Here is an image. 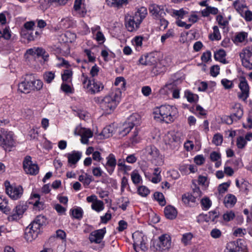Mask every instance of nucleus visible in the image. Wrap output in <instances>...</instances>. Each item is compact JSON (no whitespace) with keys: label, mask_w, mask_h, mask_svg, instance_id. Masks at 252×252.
<instances>
[{"label":"nucleus","mask_w":252,"mask_h":252,"mask_svg":"<svg viewBox=\"0 0 252 252\" xmlns=\"http://www.w3.org/2000/svg\"><path fill=\"white\" fill-rule=\"evenodd\" d=\"M174 36V32L173 29L168 30L166 33L163 34L161 36V42L164 43L168 38L173 37Z\"/></svg>","instance_id":"603ef678"},{"label":"nucleus","mask_w":252,"mask_h":252,"mask_svg":"<svg viewBox=\"0 0 252 252\" xmlns=\"http://www.w3.org/2000/svg\"><path fill=\"white\" fill-rule=\"evenodd\" d=\"M147 15V10L145 7L138 8L134 15L126 14L125 16V26L130 32L137 31L144 19Z\"/></svg>","instance_id":"7ed1b4c3"},{"label":"nucleus","mask_w":252,"mask_h":252,"mask_svg":"<svg viewBox=\"0 0 252 252\" xmlns=\"http://www.w3.org/2000/svg\"><path fill=\"white\" fill-rule=\"evenodd\" d=\"M0 132V146L5 150L14 146L15 142L13 132L4 128H1Z\"/></svg>","instance_id":"0eeeda50"},{"label":"nucleus","mask_w":252,"mask_h":252,"mask_svg":"<svg viewBox=\"0 0 252 252\" xmlns=\"http://www.w3.org/2000/svg\"><path fill=\"white\" fill-rule=\"evenodd\" d=\"M41 32L36 31L34 32L30 33L27 37V39L31 41L38 39L40 37Z\"/></svg>","instance_id":"0e129e2a"},{"label":"nucleus","mask_w":252,"mask_h":252,"mask_svg":"<svg viewBox=\"0 0 252 252\" xmlns=\"http://www.w3.org/2000/svg\"><path fill=\"white\" fill-rule=\"evenodd\" d=\"M201 205L204 210H208L212 205V201L208 197H204L201 200Z\"/></svg>","instance_id":"de8ad7c7"},{"label":"nucleus","mask_w":252,"mask_h":252,"mask_svg":"<svg viewBox=\"0 0 252 252\" xmlns=\"http://www.w3.org/2000/svg\"><path fill=\"white\" fill-rule=\"evenodd\" d=\"M40 196L38 194H33L30 199L29 203L32 204L35 208L38 210L43 209V204L41 202L39 201Z\"/></svg>","instance_id":"c756f323"},{"label":"nucleus","mask_w":252,"mask_h":252,"mask_svg":"<svg viewBox=\"0 0 252 252\" xmlns=\"http://www.w3.org/2000/svg\"><path fill=\"white\" fill-rule=\"evenodd\" d=\"M182 201L185 205L190 206L191 203H195L196 200L191 194L188 193L182 195Z\"/></svg>","instance_id":"f704fd0d"},{"label":"nucleus","mask_w":252,"mask_h":252,"mask_svg":"<svg viewBox=\"0 0 252 252\" xmlns=\"http://www.w3.org/2000/svg\"><path fill=\"white\" fill-rule=\"evenodd\" d=\"M81 157L82 153L79 152L73 151L71 153L68 154V162L70 166L74 165L79 160Z\"/></svg>","instance_id":"bb28decb"},{"label":"nucleus","mask_w":252,"mask_h":252,"mask_svg":"<svg viewBox=\"0 0 252 252\" xmlns=\"http://www.w3.org/2000/svg\"><path fill=\"white\" fill-rule=\"evenodd\" d=\"M46 221V218L43 216L39 215L30 223L33 228L38 229L40 231V228L42 226L45 224Z\"/></svg>","instance_id":"cd10ccee"},{"label":"nucleus","mask_w":252,"mask_h":252,"mask_svg":"<svg viewBox=\"0 0 252 252\" xmlns=\"http://www.w3.org/2000/svg\"><path fill=\"white\" fill-rule=\"evenodd\" d=\"M114 84L116 86H119L121 89H125L126 82L124 77H118L115 79Z\"/></svg>","instance_id":"6e6d98bb"},{"label":"nucleus","mask_w":252,"mask_h":252,"mask_svg":"<svg viewBox=\"0 0 252 252\" xmlns=\"http://www.w3.org/2000/svg\"><path fill=\"white\" fill-rule=\"evenodd\" d=\"M197 12L192 11L188 18V21L191 24L196 23L199 20V17L197 14Z\"/></svg>","instance_id":"e2e57ef3"},{"label":"nucleus","mask_w":252,"mask_h":252,"mask_svg":"<svg viewBox=\"0 0 252 252\" xmlns=\"http://www.w3.org/2000/svg\"><path fill=\"white\" fill-rule=\"evenodd\" d=\"M193 238L192 234L190 233H186L183 235L182 238V242L185 245H188L190 244L191 240Z\"/></svg>","instance_id":"3c124183"},{"label":"nucleus","mask_w":252,"mask_h":252,"mask_svg":"<svg viewBox=\"0 0 252 252\" xmlns=\"http://www.w3.org/2000/svg\"><path fill=\"white\" fill-rule=\"evenodd\" d=\"M91 208L95 211L97 212H100L103 210L104 208V204L102 201L100 200H97L92 203Z\"/></svg>","instance_id":"58836bf2"},{"label":"nucleus","mask_w":252,"mask_h":252,"mask_svg":"<svg viewBox=\"0 0 252 252\" xmlns=\"http://www.w3.org/2000/svg\"><path fill=\"white\" fill-rule=\"evenodd\" d=\"M106 232V228L97 229L92 232L89 235V240L91 243L99 244L102 241Z\"/></svg>","instance_id":"aec40b11"},{"label":"nucleus","mask_w":252,"mask_h":252,"mask_svg":"<svg viewBox=\"0 0 252 252\" xmlns=\"http://www.w3.org/2000/svg\"><path fill=\"white\" fill-rule=\"evenodd\" d=\"M26 59L31 60L36 57H42V59L46 61L48 58V54L45 51L40 47H33L27 50L25 54Z\"/></svg>","instance_id":"f8f14e48"},{"label":"nucleus","mask_w":252,"mask_h":252,"mask_svg":"<svg viewBox=\"0 0 252 252\" xmlns=\"http://www.w3.org/2000/svg\"><path fill=\"white\" fill-rule=\"evenodd\" d=\"M131 179L135 185L139 184L142 181V178L137 170H133L131 173Z\"/></svg>","instance_id":"49530a36"},{"label":"nucleus","mask_w":252,"mask_h":252,"mask_svg":"<svg viewBox=\"0 0 252 252\" xmlns=\"http://www.w3.org/2000/svg\"><path fill=\"white\" fill-rule=\"evenodd\" d=\"M237 202L235 196L232 194H227L224 198L223 203L227 208H231Z\"/></svg>","instance_id":"c85d7f7f"},{"label":"nucleus","mask_w":252,"mask_h":252,"mask_svg":"<svg viewBox=\"0 0 252 252\" xmlns=\"http://www.w3.org/2000/svg\"><path fill=\"white\" fill-rule=\"evenodd\" d=\"M248 37V33L245 32H241L236 33L234 42L236 43H241L244 41Z\"/></svg>","instance_id":"a19ab883"},{"label":"nucleus","mask_w":252,"mask_h":252,"mask_svg":"<svg viewBox=\"0 0 252 252\" xmlns=\"http://www.w3.org/2000/svg\"><path fill=\"white\" fill-rule=\"evenodd\" d=\"M155 199L158 201L161 205H164L165 201L164 200V196L162 193L156 192L154 194Z\"/></svg>","instance_id":"13d9d810"},{"label":"nucleus","mask_w":252,"mask_h":252,"mask_svg":"<svg viewBox=\"0 0 252 252\" xmlns=\"http://www.w3.org/2000/svg\"><path fill=\"white\" fill-rule=\"evenodd\" d=\"M72 76V72L69 69L65 70L62 74V78L63 81H68L71 78Z\"/></svg>","instance_id":"680f3d73"},{"label":"nucleus","mask_w":252,"mask_h":252,"mask_svg":"<svg viewBox=\"0 0 252 252\" xmlns=\"http://www.w3.org/2000/svg\"><path fill=\"white\" fill-rule=\"evenodd\" d=\"M225 252H247V247L244 240L239 239L231 243Z\"/></svg>","instance_id":"f3484780"},{"label":"nucleus","mask_w":252,"mask_h":252,"mask_svg":"<svg viewBox=\"0 0 252 252\" xmlns=\"http://www.w3.org/2000/svg\"><path fill=\"white\" fill-rule=\"evenodd\" d=\"M106 1L109 5H116L118 6L124 3H126L128 0H106Z\"/></svg>","instance_id":"bf43d9fd"},{"label":"nucleus","mask_w":252,"mask_h":252,"mask_svg":"<svg viewBox=\"0 0 252 252\" xmlns=\"http://www.w3.org/2000/svg\"><path fill=\"white\" fill-rule=\"evenodd\" d=\"M72 216L77 219H81L83 217V211L80 208L71 209L70 210Z\"/></svg>","instance_id":"09e8293b"},{"label":"nucleus","mask_w":252,"mask_h":252,"mask_svg":"<svg viewBox=\"0 0 252 252\" xmlns=\"http://www.w3.org/2000/svg\"><path fill=\"white\" fill-rule=\"evenodd\" d=\"M188 14V11L185 10L184 8L179 10L172 9L171 15L176 17V19H183L186 15Z\"/></svg>","instance_id":"c9c22d12"},{"label":"nucleus","mask_w":252,"mask_h":252,"mask_svg":"<svg viewBox=\"0 0 252 252\" xmlns=\"http://www.w3.org/2000/svg\"><path fill=\"white\" fill-rule=\"evenodd\" d=\"M75 134L81 136V141L83 144H87L89 142V139L93 136V132L89 129L77 127L75 130Z\"/></svg>","instance_id":"6ab92c4d"},{"label":"nucleus","mask_w":252,"mask_h":252,"mask_svg":"<svg viewBox=\"0 0 252 252\" xmlns=\"http://www.w3.org/2000/svg\"><path fill=\"white\" fill-rule=\"evenodd\" d=\"M133 240V248L137 252V247H139L142 251H145L147 250L146 245V237L143 233L139 231H136L132 234Z\"/></svg>","instance_id":"9b49d317"},{"label":"nucleus","mask_w":252,"mask_h":252,"mask_svg":"<svg viewBox=\"0 0 252 252\" xmlns=\"http://www.w3.org/2000/svg\"><path fill=\"white\" fill-rule=\"evenodd\" d=\"M120 88L113 90L104 96L94 98V101L106 114H111L117 107L121 98Z\"/></svg>","instance_id":"f257e3e1"},{"label":"nucleus","mask_w":252,"mask_h":252,"mask_svg":"<svg viewBox=\"0 0 252 252\" xmlns=\"http://www.w3.org/2000/svg\"><path fill=\"white\" fill-rule=\"evenodd\" d=\"M144 154L147 160L157 166L163 164L164 160L159 150L153 145L147 146L144 150Z\"/></svg>","instance_id":"39448f33"},{"label":"nucleus","mask_w":252,"mask_h":252,"mask_svg":"<svg viewBox=\"0 0 252 252\" xmlns=\"http://www.w3.org/2000/svg\"><path fill=\"white\" fill-rule=\"evenodd\" d=\"M27 207L25 204H19L13 210L11 214L8 217L10 220H19L23 213L27 210Z\"/></svg>","instance_id":"412c9836"},{"label":"nucleus","mask_w":252,"mask_h":252,"mask_svg":"<svg viewBox=\"0 0 252 252\" xmlns=\"http://www.w3.org/2000/svg\"><path fill=\"white\" fill-rule=\"evenodd\" d=\"M164 214L166 218L173 220L176 217L177 212L174 207L169 205L165 208Z\"/></svg>","instance_id":"7c9ffc66"},{"label":"nucleus","mask_w":252,"mask_h":252,"mask_svg":"<svg viewBox=\"0 0 252 252\" xmlns=\"http://www.w3.org/2000/svg\"><path fill=\"white\" fill-rule=\"evenodd\" d=\"M6 192L13 200H17L23 194V189L21 186H9L6 187Z\"/></svg>","instance_id":"dca6fc26"},{"label":"nucleus","mask_w":252,"mask_h":252,"mask_svg":"<svg viewBox=\"0 0 252 252\" xmlns=\"http://www.w3.org/2000/svg\"><path fill=\"white\" fill-rule=\"evenodd\" d=\"M81 79L83 88L88 93L94 94L99 93L104 89V85L101 82L94 78H91L84 73H82Z\"/></svg>","instance_id":"20e7f679"},{"label":"nucleus","mask_w":252,"mask_h":252,"mask_svg":"<svg viewBox=\"0 0 252 252\" xmlns=\"http://www.w3.org/2000/svg\"><path fill=\"white\" fill-rule=\"evenodd\" d=\"M23 168L25 172L32 175L37 174L39 172V167L35 163H33L30 156H26L23 162Z\"/></svg>","instance_id":"ddd939ff"},{"label":"nucleus","mask_w":252,"mask_h":252,"mask_svg":"<svg viewBox=\"0 0 252 252\" xmlns=\"http://www.w3.org/2000/svg\"><path fill=\"white\" fill-rule=\"evenodd\" d=\"M106 163H104L102 162V164L109 174L112 175L117 165V160L115 156L113 154H110L106 158Z\"/></svg>","instance_id":"a211bd4d"},{"label":"nucleus","mask_w":252,"mask_h":252,"mask_svg":"<svg viewBox=\"0 0 252 252\" xmlns=\"http://www.w3.org/2000/svg\"><path fill=\"white\" fill-rule=\"evenodd\" d=\"M11 208L8 204L7 200L4 197L0 196V211L5 214L10 213Z\"/></svg>","instance_id":"2f4dec72"},{"label":"nucleus","mask_w":252,"mask_h":252,"mask_svg":"<svg viewBox=\"0 0 252 252\" xmlns=\"http://www.w3.org/2000/svg\"><path fill=\"white\" fill-rule=\"evenodd\" d=\"M32 90H40L43 86L42 82L38 79H35L32 75H28Z\"/></svg>","instance_id":"72a5a7b5"},{"label":"nucleus","mask_w":252,"mask_h":252,"mask_svg":"<svg viewBox=\"0 0 252 252\" xmlns=\"http://www.w3.org/2000/svg\"><path fill=\"white\" fill-rule=\"evenodd\" d=\"M149 12L153 18L156 20L166 16L165 11H167L163 5L156 4H151L149 7Z\"/></svg>","instance_id":"2eb2a0df"},{"label":"nucleus","mask_w":252,"mask_h":252,"mask_svg":"<svg viewBox=\"0 0 252 252\" xmlns=\"http://www.w3.org/2000/svg\"><path fill=\"white\" fill-rule=\"evenodd\" d=\"M241 16L244 18L247 22L252 21V11L248 10L244 14L241 13Z\"/></svg>","instance_id":"774afa93"},{"label":"nucleus","mask_w":252,"mask_h":252,"mask_svg":"<svg viewBox=\"0 0 252 252\" xmlns=\"http://www.w3.org/2000/svg\"><path fill=\"white\" fill-rule=\"evenodd\" d=\"M226 52L223 49H220L215 53L214 58L216 60L224 63L225 61Z\"/></svg>","instance_id":"79ce46f5"},{"label":"nucleus","mask_w":252,"mask_h":252,"mask_svg":"<svg viewBox=\"0 0 252 252\" xmlns=\"http://www.w3.org/2000/svg\"><path fill=\"white\" fill-rule=\"evenodd\" d=\"M140 116L136 113L132 114L128 118L127 121L123 125V127L119 131V134L124 136L128 133L134 126L138 125L140 124Z\"/></svg>","instance_id":"423d86ee"},{"label":"nucleus","mask_w":252,"mask_h":252,"mask_svg":"<svg viewBox=\"0 0 252 252\" xmlns=\"http://www.w3.org/2000/svg\"><path fill=\"white\" fill-rule=\"evenodd\" d=\"M231 115L235 118V121L239 120L243 115V110L240 103H235L231 108Z\"/></svg>","instance_id":"a878e982"},{"label":"nucleus","mask_w":252,"mask_h":252,"mask_svg":"<svg viewBox=\"0 0 252 252\" xmlns=\"http://www.w3.org/2000/svg\"><path fill=\"white\" fill-rule=\"evenodd\" d=\"M163 141L172 149L178 148L180 144V138L174 131L167 133L164 136Z\"/></svg>","instance_id":"9d476101"},{"label":"nucleus","mask_w":252,"mask_h":252,"mask_svg":"<svg viewBox=\"0 0 252 252\" xmlns=\"http://www.w3.org/2000/svg\"><path fill=\"white\" fill-rule=\"evenodd\" d=\"M99 71V67L96 64L92 66L90 71V78H94L95 76H97Z\"/></svg>","instance_id":"69168bd1"},{"label":"nucleus","mask_w":252,"mask_h":252,"mask_svg":"<svg viewBox=\"0 0 252 252\" xmlns=\"http://www.w3.org/2000/svg\"><path fill=\"white\" fill-rule=\"evenodd\" d=\"M55 78V74L52 71L46 72L44 74V79L47 83H50Z\"/></svg>","instance_id":"052dcab7"},{"label":"nucleus","mask_w":252,"mask_h":252,"mask_svg":"<svg viewBox=\"0 0 252 252\" xmlns=\"http://www.w3.org/2000/svg\"><path fill=\"white\" fill-rule=\"evenodd\" d=\"M32 85L31 84L30 79L28 78V75L24 81L19 84L18 91L21 93L25 94L29 93L32 90Z\"/></svg>","instance_id":"393cba45"},{"label":"nucleus","mask_w":252,"mask_h":252,"mask_svg":"<svg viewBox=\"0 0 252 252\" xmlns=\"http://www.w3.org/2000/svg\"><path fill=\"white\" fill-rule=\"evenodd\" d=\"M138 193L141 196L145 197L150 193V190L145 186H141L138 187L137 189Z\"/></svg>","instance_id":"5fc2aeb1"},{"label":"nucleus","mask_w":252,"mask_h":252,"mask_svg":"<svg viewBox=\"0 0 252 252\" xmlns=\"http://www.w3.org/2000/svg\"><path fill=\"white\" fill-rule=\"evenodd\" d=\"M59 239L62 240L63 244H65L66 242V233L65 232L61 229H58L56 232V236L51 237L50 240L51 241L54 239Z\"/></svg>","instance_id":"4c0bfd02"},{"label":"nucleus","mask_w":252,"mask_h":252,"mask_svg":"<svg viewBox=\"0 0 252 252\" xmlns=\"http://www.w3.org/2000/svg\"><path fill=\"white\" fill-rule=\"evenodd\" d=\"M241 0H236L233 2V6L235 9L241 14L243 9L246 7V5L241 2Z\"/></svg>","instance_id":"4d7b16f0"},{"label":"nucleus","mask_w":252,"mask_h":252,"mask_svg":"<svg viewBox=\"0 0 252 252\" xmlns=\"http://www.w3.org/2000/svg\"><path fill=\"white\" fill-rule=\"evenodd\" d=\"M222 136L219 134H215L213 138L212 142L217 146L220 145L222 142Z\"/></svg>","instance_id":"338daca9"},{"label":"nucleus","mask_w":252,"mask_h":252,"mask_svg":"<svg viewBox=\"0 0 252 252\" xmlns=\"http://www.w3.org/2000/svg\"><path fill=\"white\" fill-rule=\"evenodd\" d=\"M171 245L170 236L166 234H163L158 237V240L154 244L155 249L159 252L168 250Z\"/></svg>","instance_id":"1a4fd4ad"},{"label":"nucleus","mask_w":252,"mask_h":252,"mask_svg":"<svg viewBox=\"0 0 252 252\" xmlns=\"http://www.w3.org/2000/svg\"><path fill=\"white\" fill-rule=\"evenodd\" d=\"M242 65L249 70H252V46L244 48L239 53Z\"/></svg>","instance_id":"6e6552de"},{"label":"nucleus","mask_w":252,"mask_h":252,"mask_svg":"<svg viewBox=\"0 0 252 252\" xmlns=\"http://www.w3.org/2000/svg\"><path fill=\"white\" fill-rule=\"evenodd\" d=\"M30 224L25 229V238L28 242H32L35 239L40 232L38 229L34 228Z\"/></svg>","instance_id":"5701e85b"},{"label":"nucleus","mask_w":252,"mask_h":252,"mask_svg":"<svg viewBox=\"0 0 252 252\" xmlns=\"http://www.w3.org/2000/svg\"><path fill=\"white\" fill-rule=\"evenodd\" d=\"M73 20L70 18L66 17L63 19L60 22V26L63 29H67L74 24Z\"/></svg>","instance_id":"c03bdc74"},{"label":"nucleus","mask_w":252,"mask_h":252,"mask_svg":"<svg viewBox=\"0 0 252 252\" xmlns=\"http://www.w3.org/2000/svg\"><path fill=\"white\" fill-rule=\"evenodd\" d=\"M115 131V128L112 126H108L103 128L102 131V134L105 138H108L112 136Z\"/></svg>","instance_id":"a18cd8bd"},{"label":"nucleus","mask_w":252,"mask_h":252,"mask_svg":"<svg viewBox=\"0 0 252 252\" xmlns=\"http://www.w3.org/2000/svg\"><path fill=\"white\" fill-rule=\"evenodd\" d=\"M230 181H228L220 185L218 188L219 193L223 194L226 192L227 190L228 187L230 186Z\"/></svg>","instance_id":"864d4df0"},{"label":"nucleus","mask_w":252,"mask_h":252,"mask_svg":"<svg viewBox=\"0 0 252 252\" xmlns=\"http://www.w3.org/2000/svg\"><path fill=\"white\" fill-rule=\"evenodd\" d=\"M84 0H75L74 4V10L82 15L86 12L85 5L83 2Z\"/></svg>","instance_id":"473e14b6"},{"label":"nucleus","mask_w":252,"mask_h":252,"mask_svg":"<svg viewBox=\"0 0 252 252\" xmlns=\"http://www.w3.org/2000/svg\"><path fill=\"white\" fill-rule=\"evenodd\" d=\"M93 34V38L95 39L99 44H102L105 40V38L101 31L100 27L99 26H94L91 28Z\"/></svg>","instance_id":"b1692460"},{"label":"nucleus","mask_w":252,"mask_h":252,"mask_svg":"<svg viewBox=\"0 0 252 252\" xmlns=\"http://www.w3.org/2000/svg\"><path fill=\"white\" fill-rule=\"evenodd\" d=\"M213 33L209 35V38L211 40H220L221 39V35L219 29L217 26L213 28Z\"/></svg>","instance_id":"ea45409f"},{"label":"nucleus","mask_w":252,"mask_h":252,"mask_svg":"<svg viewBox=\"0 0 252 252\" xmlns=\"http://www.w3.org/2000/svg\"><path fill=\"white\" fill-rule=\"evenodd\" d=\"M157 62V59L154 53L146 54L142 55L138 60V64L143 65H154Z\"/></svg>","instance_id":"4be33fe9"},{"label":"nucleus","mask_w":252,"mask_h":252,"mask_svg":"<svg viewBox=\"0 0 252 252\" xmlns=\"http://www.w3.org/2000/svg\"><path fill=\"white\" fill-rule=\"evenodd\" d=\"M78 180L83 183L84 186H88L92 181V177L87 173H85L84 175H80Z\"/></svg>","instance_id":"37998d69"},{"label":"nucleus","mask_w":252,"mask_h":252,"mask_svg":"<svg viewBox=\"0 0 252 252\" xmlns=\"http://www.w3.org/2000/svg\"><path fill=\"white\" fill-rule=\"evenodd\" d=\"M178 113L177 109L174 106L169 105H161L154 110L155 119L163 121L166 123L173 122Z\"/></svg>","instance_id":"f03ea898"},{"label":"nucleus","mask_w":252,"mask_h":252,"mask_svg":"<svg viewBox=\"0 0 252 252\" xmlns=\"http://www.w3.org/2000/svg\"><path fill=\"white\" fill-rule=\"evenodd\" d=\"M143 38L140 36L135 37L132 41L133 45L137 51H140L142 45Z\"/></svg>","instance_id":"8fccbe9b"},{"label":"nucleus","mask_w":252,"mask_h":252,"mask_svg":"<svg viewBox=\"0 0 252 252\" xmlns=\"http://www.w3.org/2000/svg\"><path fill=\"white\" fill-rule=\"evenodd\" d=\"M239 81L238 87L241 93L238 94V97L239 99L246 101L249 96L250 87L245 77H241Z\"/></svg>","instance_id":"4468645a"},{"label":"nucleus","mask_w":252,"mask_h":252,"mask_svg":"<svg viewBox=\"0 0 252 252\" xmlns=\"http://www.w3.org/2000/svg\"><path fill=\"white\" fill-rule=\"evenodd\" d=\"M184 96L190 103H195L198 100V96L196 94L192 93L189 90L185 91Z\"/></svg>","instance_id":"e433bc0d"}]
</instances>
